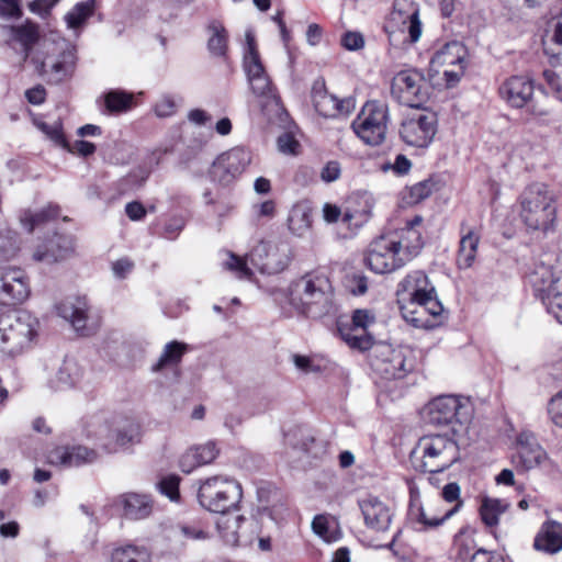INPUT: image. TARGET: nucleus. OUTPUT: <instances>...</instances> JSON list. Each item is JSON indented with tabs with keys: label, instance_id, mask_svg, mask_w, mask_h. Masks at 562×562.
<instances>
[{
	"label": "nucleus",
	"instance_id": "obj_24",
	"mask_svg": "<svg viewBox=\"0 0 562 562\" xmlns=\"http://www.w3.org/2000/svg\"><path fill=\"white\" fill-rule=\"evenodd\" d=\"M246 519L241 515L237 514H222V517L217 520V531L223 541L232 547L246 546L252 542L251 537L245 535L243 525Z\"/></svg>",
	"mask_w": 562,
	"mask_h": 562
},
{
	"label": "nucleus",
	"instance_id": "obj_12",
	"mask_svg": "<svg viewBox=\"0 0 562 562\" xmlns=\"http://www.w3.org/2000/svg\"><path fill=\"white\" fill-rule=\"evenodd\" d=\"M407 258L398 250V241L390 238L385 233L373 239L366 254L368 268L378 273H391L402 268Z\"/></svg>",
	"mask_w": 562,
	"mask_h": 562
},
{
	"label": "nucleus",
	"instance_id": "obj_51",
	"mask_svg": "<svg viewBox=\"0 0 562 562\" xmlns=\"http://www.w3.org/2000/svg\"><path fill=\"white\" fill-rule=\"evenodd\" d=\"M154 112L158 117H169L177 112V102L169 94L161 95L154 105Z\"/></svg>",
	"mask_w": 562,
	"mask_h": 562
},
{
	"label": "nucleus",
	"instance_id": "obj_41",
	"mask_svg": "<svg viewBox=\"0 0 562 562\" xmlns=\"http://www.w3.org/2000/svg\"><path fill=\"white\" fill-rule=\"evenodd\" d=\"M454 550L457 559L461 562H470L476 549L473 531L469 527L462 528L454 536Z\"/></svg>",
	"mask_w": 562,
	"mask_h": 562
},
{
	"label": "nucleus",
	"instance_id": "obj_16",
	"mask_svg": "<svg viewBox=\"0 0 562 562\" xmlns=\"http://www.w3.org/2000/svg\"><path fill=\"white\" fill-rule=\"evenodd\" d=\"M512 462L518 471L527 472L546 464H553L547 451L530 431H522L516 439V452Z\"/></svg>",
	"mask_w": 562,
	"mask_h": 562
},
{
	"label": "nucleus",
	"instance_id": "obj_36",
	"mask_svg": "<svg viewBox=\"0 0 562 562\" xmlns=\"http://www.w3.org/2000/svg\"><path fill=\"white\" fill-rule=\"evenodd\" d=\"M207 52L212 57L225 58L228 50V32L220 21L213 20L206 26Z\"/></svg>",
	"mask_w": 562,
	"mask_h": 562
},
{
	"label": "nucleus",
	"instance_id": "obj_8",
	"mask_svg": "<svg viewBox=\"0 0 562 562\" xmlns=\"http://www.w3.org/2000/svg\"><path fill=\"white\" fill-rule=\"evenodd\" d=\"M35 336L34 322L24 312L0 315V351L14 356L27 348Z\"/></svg>",
	"mask_w": 562,
	"mask_h": 562
},
{
	"label": "nucleus",
	"instance_id": "obj_11",
	"mask_svg": "<svg viewBox=\"0 0 562 562\" xmlns=\"http://www.w3.org/2000/svg\"><path fill=\"white\" fill-rule=\"evenodd\" d=\"M391 93L401 104L419 109L429 99V86L420 71L407 69L393 77Z\"/></svg>",
	"mask_w": 562,
	"mask_h": 562
},
{
	"label": "nucleus",
	"instance_id": "obj_63",
	"mask_svg": "<svg viewBox=\"0 0 562 562\" xmlns=\"http://www.w3.org/2000/svg\"><path fill=\"white\" fill-rule=\"evenodd\" d=\"M297 146V140L291 134L284 133L278 138V148L283 154H295Z\"/></svg>",
	"mask_w": 562,
	"mask_h": 562
},
{
	"label": "nucleus",
	"instance_id": "obj_21",
	"mask_svg": "<svg viewBox=\"0 0 562 562\" xmlns=\"http://www.w3.org/2000/svg\"><path fill=\"white\" fill-rule=\"evenodd\" d=\"M98 459L94 449L85 446H59L52 449L47 454L49 464L60 468L81 467L92 463Z\"/></svg>",
	"mask_w": 562,
	"mask_h": 562
},
{
	"label": "nucleus",
	"instance_id": "obj_55",
	"mask_svg": "<svg viewBox=\"0 0 562 562\" xmlns=\"http://www.w3.org/2000/svg\"><path fill=\"white\" fill-rule=\"evenodd\" d=\"M374 323V316L367 310H356L353 312L351 324L357 330H367Z\"/></svg>",
	"mask_w": 562,
	"mask_h": 562
},
{
	"label": "nucleus",
	"instance_id": "obj_2",
	"mask_svg": "<svg viewBox=\"0 0 562 562\" xmlns=\"http://www.w3.org/2000/svg\"><path fill=\"white\" fill-rule=\"evenodd\" d=\"M290 305L307 317H322L333 310V289L328 278L319 272H307L291 282L288 289Z\"/></svg>",
	"mask_w": 562,
	"mask_h": 562
},
{
	"label": "nucleus",
	"instance_id": "obj_22",
	"mask_svg": "<svg viewBox=\"0 0 562 562\" xmlns=\"http://www.w3.org/2000/svg\"><path fill=\"white\" fill-rule=\"evenodd\" d=\"M364 524L370 529L384 532L390 528L393 518L391 507L375 496H368L359 502Z\"/></svg>",
	"mask_w": 562,
	"mask_h": 562
},
{
	"label": "nucleus",
	"instance_id": "obj_50",
	"mask_svg": "<svg viewBox=\"0 0 562 562\" xmlns=\"http://www.w3.org/2000/svg\"><path fill=\"white\" fill-rule=\"evenodd\" d=\"M434 188L435 183L429 179L417 182L408 188L406 200L411 204H417L427 199L432 193Z\"/></svg>",
	"mask_w": 562,
	"mask_h": 562
},
{
	"label": "nucleus",
	"instance_id": "obj_33",
	"mask_svg": "<svg viewBox=\"0 0 562 562\" xmlns=\"http://www.w3.org/2000/svg\"><path fill=\"white\" fill-rule=\"evenodd\" d=\"M533 547L538 551L549 554L558 553L562 550V524L557 521H547L542 525L535 538Z\"/></svg>",
	"mask_w": 562,
	"mask_h": 562
},
{
	"label": "nucleus",
	"instance_id": "obj_45",
	"mask_svg": "<svg viewBox=\"0 0 562 562\" xmlns=\"http://www.w3.org/2000/svg\"><path fill=\"white\" fill-rule=\"evenodd\" d=\"M133 93L123 90H111L104 95L105 108L109 112H126L132 108Z\"/></svg>",
	"mask_w": 562,
	"mask_h": 562
},
{
	"label": "nucleus",
	"instance_id": "obj_31",
	"mask_svg": "<svg viewBox=\"0 0 562 562\" xmlns=\"http://www.w3.org/2000/svg\"><path fill=\"white\" fill-rule=\"evenodd\" d=\"M120 503L123 514L132 520H142L149 517L154 509V502L147 494L125 493L121 495Z\"/></svg>",
	"mask_w": 562,
	"mask_h": 562
},
{
	"label": "nucleus",
	"instance_id": "obj_1",
	"mask_svg": "<svg viewBox=\"0 0 562 562\" xmlns=\"http://www.w3.org/2000/svg\"><path fill=\"white\" fill-rule=\"evenodd\" d=\"M31 61L35 70L48 82L60 83L75 75L78 63L77 48L70 41L50 34L38 43Z\"/></svg>",
	"mask_w": 562,
	"mask_h": 562
},
{
	"label": "nucleus",
	"instance_id": "obj_46",
	"mask_svg": "<svg viewBox=\"0 0 562 562\" xmlns=\"http://www.w3.org/2000/svg\"><path fill=\"white\" fill-rule=\"evenodd\" d=\"M508 504L497 498H485L481 506V517L485 525L492 527L498 524V517L505 513Z\"/></svg>",
	"mask_w": 562,
	"mask_h": 562
},
{
	"label": "nucleus",
	"instance_id": "obj_49",
	"mask_svg": "<svg viewBox=\"0 0 562 562\" xmlns=\"http://www.w3.org/2000/svg\"><path fill=\"white\" fill-rule=\"evenodd\" d=\"M226 270L236 274L239 279H250L252 276L251 269L247 265V260L228 252L227 259L223 262Z\"/></svg>",
	"mask_w": 562,
	"mask_h": 562
},
{
	"label": "nucleus",
	"instance_id": "obj_29",
	"mask_svg": "<svg viewBox=\"0 0 562 562\" xmlns=\"http://www.w3.org/2000/svg\"><path fill=\"white\" fill-rule=\"evenodd\" d=\"M311 98L315 111L324 117H336L342 112L344 102L328 93L323 78L313 82Z\"/></svg>",
	"mask_w": 562,
	"mask_h": 562
},
{
	"label": "nucleus",
	"instance_id": "obj_17",
	"mask_svg": "<svg viewBox=\"0 0 562 562\" xmlns=\"http://www.w3.org/2000/svg\"><path fill=\"white\" fill-rule=\"evenodd\" d=\"M115 423L116 436L113 438H106L105 452L115 453L121 449L127 448L140 440V428L139 425L132 418L113 413V416L102 418L99 423L100 432H106L109 425Z\"/></svg>",
	"mask_w": 562,
	"mask_h": 562
},
{
	"label": "nucleus",
	"instance_id": "obj_58",
	"mask_svg": "<svg viewBox=\"0 0 562 562\" xmlns=\"http://www.w3.org/2000/svg\"><path fill=\"white\" fill-rule=\"evenodd\" d=\"M543 78L555 97L562 101V80L560 76L554 70L546 69Z\"/></svg>",
	"mask_w": 562,
	"mask_h": 562
},
{
	"label": "nucleus",
	"instance_id": "obj_13",
	"mask_svg": "<svg viewBox=\"0 0 562 562\" xmlns=\"http://www.w3.org/2000/svg\"><path fill=\"white\" fill-rule=\"evenodd\" d=\"M438 130L437 114L431 111L406 116L398 130L401 139L411 147L427 148Z\"/></svg>",
	"mask_w": 562,
	"mask_h": 562
},
{
	"label": "nucleus",
	"instance_id": "obj_61",
	"mask_svg": "<svg viewBox=\"0 0 562 562\" xmlns=\"http://www.w3.org/2000/svg\"><path fill=\"white\" fill-rule=\"evenodd\" d=\"M465 64L451 68L441 69L443 78L448 87L456 86L464 74Z\"/></svg>",
	"mask_w": 562,
	"mask_h": 562
},
{
	"label": "nucleus",
	"instance_id": "obj_23",
	"mask_svg": "<svg viewBox=\"0 0 562 562\" xmlns=\"http://www.w3.org/2000/svg\"><path fill=\"white\" fill-rule=\"evenodd\" d=\"M422 222V216H415L404 227L386 233L390 238L398 241V250L407 258V261L416 256L423 247L422 234L417 229Z\"/></svg>",
	"mask_w": 562,
	"mask_h": 562
},
{
	"label": "nucleus",
	"instance_id": "obj_25",
	"mask_svg": "<svg viewBox=\"0 0 562 562\" xmlns=\"http://www.w3.org/2000/svg\"><path fill=\"white\" fill-rule=\"evenodd\" d=\"M74 251L70 237L55 234L45 243L38 245L33 252V259L46 263H54L66 259Z\"/></svg>",
	"mask_w": 562,
	"mask_h": 562
},
{
	"label": "nucleus",
	"instance_id": "obj_10",
	"mask_svg": "<svg viewBox=\"0 0 562 562\" xmlns=\"http://www.w3.org/2000/svg\"><path fill=\"white\" fill-rule=\"evenodd\" d=\"M385 31L391 40L405 43H416L422 35V22L418 8L411 0H395L393 10L385 24Z\"/></svg>",
	"mask_w": 562,
	"mask_h": 562
},
{
	"label": "nucleus",
	"instance_id": "obj_52",
	"mask_svg": "<svg viewBox=\"0 0 562 562\" xmlns=\"http://www.w3.org/2000/svg\"><path fill=\"white\" fill-rule=\"evenodd\" d=\"M158 487L161 494L166 495L170 501L179 499V477L169 475L160 480Z\"/></svg>",
	"mask_w": 562,
	"mask_h": 562
},
{
	"label": "nucleus",
	"instance_id": "obj_38",
	"mask_svg": "<svg viewBox=\"0 0 562 562\" xmlns=\"http://www.w3.org/2000/svg\"><path fill=\"white\" fill-rule=\"evenodd\" d=\"M189 350V346L186 342L172 340L165 345L157 362L153 364L151 371L159 372L165 368L177 367L184 353Z\"/></svg>",
	"mask_w": 562,
	"mask_h": 562
},
{
	"label": "nucleus",
	"instance_id": "obj_42",
	"mask_svg": "<svg viewBox=\"0 0 562 562\" xmlns=\"http://www.w3.org/2000/svg\"><path fill=\"white\" fill-rule=\"evenodd\" d=\"M339 334L344 341L355 349L364 351L373 345V338L367 330H357L352 325L340 326Z\"/></svg>",
	"mask_w": 562,
	"mask_h": 562
},
{
	"label": "nucleus",
	"instance_id": "obj_28",
	"mask_svg": "<svg viewBox=\"0 0 562 562\" xmlns=\"http://www.w3.org/2000/svg\"><path fill=\"white\" fill-rule=\"evenodd\" d=\"M218 456V449L214 441H207L189 448L180 458L179 467L182 472L189 474L199 467L212 463Z\"/></svg>",
	"mask_w": 562,
	"mask_h": 562
},
{
	"label": "nucleus",
	"instance_id": "obj_6",
	"mask_svg": "<svg viewBox=\"0 0 562 562\" xmlns=\"http://www.w3.org/2000/svg\"><path fill=\"white\" fill-rule=\"evenodd\" d=\"M472 409L467 401L454 395H442L424 408V419L435 427L450 426L453 434L461 432L471 422Z\"/></svg>",
	"mask_w": 562,
	"mask_h": 562
},
{
	"label": "nucleus",
	"instance_id": "obj_57",
	"mask_svg": "<svg viewBox=\"0 0 562 562\" xmlns=\"http://www.w3.org/2000/svg\"><path fill=\"white\" fill-rule=\"evenodd\" d=\"M341 45L348 50H358L364 46V38L359 32H347L341 37Z\"/></svg>",
	"mask_w": 562,
	"mask_h": 562
},
{
	"label": "nucleus",
	"instance_id": "obj_14",
	"mask_svg": "<svg viewBox=\"0 0 562 562\" xmlns=\"http://www.w3.org/2000/svg\"><path fill=\"white\" fill-rule=\"evenodd\" d=\"M530 282L547 311L562 323V270L553 272L541 266L530 276Z\"/></svg>",
	"mask_w": 562,
	"mask_h": 562
},
{
	"label": "nucleus",
	"instance_id": "obj_44",
	"mask_svg": "<svg viewBox=\"0 0 562 562\" xmlns=\"http://www.w3.org/2000/svg\"><path fill=\"white\" fill-rule=\"evenodd\" d=\"M58 214H59L58 206L48 205L47 207L42 209L38 212L25 211L22 214L20 221H21V224L23 225V227L25 229H27V232L31 233V232H33V229L36 226L43 224L44 222H46L48 220L57 217Z\"/></svg>",
	"mask_w": 562,
	"mask_h": 562
},
{
	"label": "nucleus",
	"instance_id": "obj_27",
	"mask_svg": "<svg viewBox=\"0 0 562 562\" xmlns=\"http://www.w3.org/2000/svg\"><path fill=\"white\" fill-rule=\"evenodd\" d=\"M382 358L375 363L376 370L386 379H401L413 369L412 361L407 360L403 350L384 347Z\"/></svg>",
	"mask_w": 562,
	"mask_h": 562
},
{
	"label": "nucleus",
	"instance_id": "obj_9",
	"mask_svg": "<svg viewBox=\"0 0 562 562\" xmlns=\"http://www.w3.org/2000/svg\"><path fill=\"white\" fill-rule=\"evenodd\" d=\"M398 301L407 300L432 316L442 313V304L437 299L435 286L424 271L409 272L397 285Z\"/></svg>",
	"mask_w": 562,
	"mask_h": 562
},
{
	"label": "nucleus",
	"instance_id": "obj_32",
	"mask_svg": "<svg viewBox=\"0 0 562 562\" xmlns=\"http://www.w3.org/2000/svg\"><path fill=\"white\" fill-rule=\"evenodd\" d=\"M467 48L459 42H451L439 49L430 60L431 69L439 74L441 69L465 64Z\"/></svg>",
	"mask_w": 562,
	"mask_h": 562
},
{
	"label": "nucleus",
	"instance_id": "obj_26",
	"mask_svg": "<svg viewBox=\"0 0 562 562\" xmlns=\"http://www.w3.org/2000/svg\"><path fill=\"white\" fill-rule=\"evenodd\" d=\"M501 97L514 108H522L533 94L532 81L524 76H513L499 87Z\"/></svg>",
	"mask_w": 562,
	"mask_h": 562
},
{
	"label": "nucleus",
	"instance_id": "obj_40",
	"mask_svg": "<svg viewBox=\"0 0 562 562\" xmlns=\"http://www.w3.org/2000/svg\"><path fill=\"white\" fill-rule=\"evenodd\" d=\"M150 552L144 546L125 544L112 552V562H150Z\"/></svg>",
	"mask_w": 562,
	"mask_h": 562
},
{
	"label": "nucleus",
	"instance_id": "obj_48",
	"mask_svg": "<svg viewBox=\"0 0 562 562\" xmlns=\"http://www.w3.org/2000/svg\"><path fill=\"white\" fill-rule=\"evenodd\" d=\"M14 37L24 46L26 54L29 47L38 40V29L35 24H24L11 27Z\"/></svg>",
	"mask_w": 562,
	"mask_h": 562
},
{
	"label": "nucleus",
	"instance_id": "obj_4",
	"mask_svg": "<svg viewBox=\"0 0 562 562\" xmlns=\"http://www.w3.org/2000/svg\"><path fill=\"white\" fill-rule=\"evenodd\" d=\"M412 458L424 472L438 473L447 470L460 459L457 442L445 435L423 436L412 451Z\"/></svg>",
	"mask_w": 562,
	"mask_h": 562
},
{
	"label": "nucleus",
	"instance_id": "obj_5",
	"mask_svg": "<svg viewBox=\"0 0 562 562\" xmlns=\"http://www.w3.org/2000/svg\"><path fill=\"white\" fill-rule=\"evenodd\" d=\"M243 497L238 482L225 476L214 475L203 480L198 490V502L206 510L226 514L237 508Z\"/></svg>",
	"mask_w": 562,
	"mask_h": 562
},
{
	"label": "nucleus",
	"instance_id": "obj_64",
	"mask_svg": "<svg viewBox=\"0 0 562 562\" xmlns=\"http://www.w3.org/2000/svg\"><path fill=\"white\" fill-rule=\"evenodd\" d=\"M470 562H505L503 557L496 552L485 549H477Z\"/></svg>",
	"mask_w": 562,
	"mask_h": 562
},
{
	"label": "nucleus",
	"instance_id": "obj_54",
	"mask_svg": "<svg viewBox=\"0 0 562 562\" xmlns=\"http://www.w3.org/2000/svg\"><path fill=\"white\" fill-rule=\"evenodd\" d=\"M22 15L21 0H0V16L19 19Z\"/></svg>",
	"mask_w": 562,
	"mask_h": 562
},
{
	"label": "nucleus",
	"instance_id": "obj_7",
	"mask_svg": "<svg viewBox=\"0 0 562 562\" xmlns=\"http://www.w3.org/2000/svg\"><path fill=\"white\" fill-rule=\"evenodd\" d=\"M390 120L387 103L372 100L364 103L351 128L364 144L380 146L386 139Z\"/></svg>",
	"mask_w": 562,
	"mask_h": 562
},
{
	"label": "nucleus",
	"instance_id": "obj_20",
	"mask_svg": "<svg viewBox=\"0 0 562 562\" xmlns=\"http://www.w3.org/2000/svg\"><path fill=\"white\" fill-rule=\"evenodd\" d=\"M243 66L250 89L257 98L261 99L262 108L270 104L278 105L279 98L261 59L252 55L248 57L247 63H243Z\"/></svg>",
	"mask_w": 562,
	"mask_h": 562
},
{
	"label": "nucleus",
	"instance_id": "obj_39",
	"mask_svg": "<svg viewBox=\"0 0 562 562\" xmlns=\"http://www.w3.org/2000/svg\"><path fill=\"white\" fill-rule=\"evenodd\" d=\"M95 11V0H86L76 3L65 15L68 29L78 30L82 27Z\"/></svg>",
	"mask_w": 562,
	"mask_h": 562
},
{
	"label": "nucleus",
	"instance_id": "obj_30",
	"mask_svg": "<svg viewBox=\"0 0 562 562\" xmlns=\"http://www.w3.org/2000/svg\"><path fill=\"white\" fill-rule=\"evenodd\" d=\"M83 370L74 359H65L57 372L49 379V387L55 391H66L80 384Z\"/></svg>",
	"mask_w": 562,
	"mask_h": 562
},
{
	"label": "nucleus",
	"instance_id": "obj_59",
	"mask_svg": "<svg viewBox=\"0 0 562 562\" xmlns=\"http://www.w3.org/2000/svg\"><path fill=\"white\" fill-rule=\"evenodd\" d=\"M549 41L552 45L557 46V55L562 54V11L561 14L553 22L552 30L549 35Z\"/></svg>",
	"mask_w": 562,
	"mask_h": 562
},
{
	"label": "nucleus",
	"instance_id": "obj_37",
	"mask_svg": "<svg viewBox=\"0 0 562 562\" xmlns=\"http://www.w3.org/2000/svg\"><path fill=\"white\" fill-rule=\"evenodd\" d=\"M479 244L480 236L472 229L461 237L456 260L459 269H469L473 266Z\"/></svg>",
	"mask_w": 562,
	"mask_h": 562
},
{
	"label": "nucleus",
	"instance_id": "obj_53",
	"mask_svg": "<svg viewBox=\"0 0 562 562\" xmlns=\"http://www.w3.org/2000/svg\"><path fill=\"white\" fill-rule=\"evenodd\" d=\"M16 251V239L9 234L0 233V261L14 257Z\"/></svg>",
	"mask_w": 562,
	"mask_h": 562
},
{
	"label": "nucleus",
	"instance_id": "obj_56",
	"mask_svg": "<svg viewBox=\"0 0 562 562\" xmlns=\"http://www.w3.org/2000/svg\"><path fill=\"white\" fill-rule=\"evenodd\" d=\"M453 512L454 509L448 510L443 516L438 517L429 515L424 508H418L417 520L424 526L432 528L441 525L453 514Z\"/></svg>",
	"mask_w": 562,
	"mask_h": 562
},
{
	"label": "nucleus",
	"instance_id": "obj_34",
	"mask_svg": "<svg viewBox=\"0 0 562 562\" xmlns=\"http://www.w3.org/2000/svg\"><path fill=\"white\" fill-rule=\"evenodd\" d=\"M57 311L59 316L69 321L77 331L86 329L88 305L85 299H66L57 306Z\"/></svg>",
	"mask_w": 562,
	"mask_h": 562
},
{
	"label": "nucleus",
	"instance_id": "obj_35",
	"mask_svg": "<svg viewBox=\"0 0 562 562\" xmlns=\"http://www.w3.org/2000/svg\"><path fill=\"white\" fill-rule=\"evenodd\" d=\"M288 228L296 237H304L312 227V207L308 202L293 204L288 215Z\"/></svg>",
	"mask_w": 562,
	"mask_h": 562
},
{
	"label": "nucleus",
	"instance_id": "obj_62",
	"mask_svg": "<svg viewBox=\"0 0 562 562\" xmlns=\"http://www.w3.org/2000/svg\"><path fill=\"white\" fill-rule=\"evenodd\" d=\"M65 149L68 150L69 153L87 157L95 151V146L94 144L87 140H76L72 145L68 143V147H66Z\"/></svg>",
	"mask_w": 562,
	"mask_h": 562
},
{
	"label": "nucleus",
	"instance_id": "obj_19",
	"mask_svg": "<svg viewBox=\"0 0 562 562\" xmlns=\"http://www.w3.org/2000/svg\"><path fill=\"white\" fill-rule=\"evenodd\" d=\"M30 281L26 273L18 267H0V304L23 303L30 295Z\"/></svg>",
	"mask_w": 562,
	"mask_h": 562
},
{
	"label": "nucleus",
	"instance_id": "obj_47",
	"mask_svg": "<svg viewBox=\"0 0 562 562\" xmlns=\"http://www.w3.org/2000/svg\"><path fill=\"white\" fill-rule=\"evenodd\" d=\"M37 127L58 147H68V142L63 132V125L59 121L53 123L40 122Z\"/></svg>",
	"mask_w": 562,
	"mask_h": 562
},
{
	"label": "nucleus",
	"instance_id": "obj_43",
	"mask_svg": "<svg viewBox=\"0 0 562 562\" xmlns=\"http://www.w3.org/2000/svg\"><path fill=\"white\" fill-rule=\"evenodd\" d=\"M108 416H113V413H99L94 415L89 425H88V436L93 439L97 443V446L102 449L105 452V445H106V438H113L116 436L115 431V423H111L109 425V430L104 432H100L99 430V423L102 418H106Z\"/></svg>",
	"mask_w": 562,
	"mask_h": 562
},
{
	"label": "nucleus",
	"instance_id": "obj_15",
	"mask_svg": "<svg viewBox=\"0 0 562 562\" xmlns=\"http://www.w3.org/2000/svg\"><path fill=\"white\" fill-rule=\"evenodd\" d=\"M251 153L244 147H234L213 161L210 175L214 181L221 184H229L235 181L251 162Z\"/></svg>",
	"mask_w": 562,
	"mask_h": 562
},
{
	"label": "nucleus",
	"instance_id": "obj_3",
	"mask_svg": "<svg viewBox=\"0 0 562 562\" xmlns=\"http://www.w3.org/2000/svg\"><path fill=\"white\" fill-rule=\"evenodd\" d=\"M519 217L527 231L543 235L554 231L558 217V198L546 183L535 182L519 196Z\"/></svg>",
	"mask_w": 562,
	"mask_h": 562
},
{
	"label": "nucleus",
	"instance_id": "obj_18",
	"mask_svg": "<svg viewBox=\"0 0 562 562\" xmlns=\"http://www.w3.org/2000/svg\"><path fill=\"white\" fill-rule=\"evenodd\" d=\"M248 260L261 273H280L289 265V249L285 245L260 243L249 254Z\"/></svg>",
	"mask_w": 562,
	"mask_h": 562
},
{
	"label": "nucleus",
	"instance_id": "obj_60",
	"mask_svg": "<svg viewBox=\"0 0 562 562\" xmlns=\"http://www.w3.org/2000/svg\"><path fill=\"white\" fill-rule=\"evenodd\" d=\"M178 531L184 539L205 540L209 533L198 526L183 525L178 528Z\"/></svg>",
	"mask_w": 562,
	"mask_h": 562
}]
</instances>
